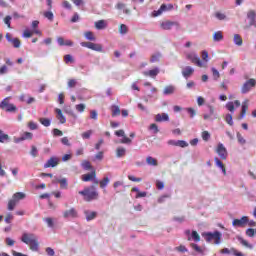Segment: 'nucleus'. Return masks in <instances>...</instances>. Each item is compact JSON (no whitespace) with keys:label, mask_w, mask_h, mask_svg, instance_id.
I'll use <instances>...</instances> for the list:
<instances>
[{"label":"nucleus","mask_w":256,"mask_h":256,"mask_svg":"<svg viewBox=\"0 0 256 256\" xmlns=\"http://www.w3.org/2000/svg\"><path fill=\"white\" fill-rule=\"evenodd\" d=\"M81 47H87V49H91L92 51H97L101 53L103 51V46L101 44H95L93 42H81Z\"/></svg>","instance_id":"obj_9"},{"label":"nucleus","mask_w":256,"mask_h":256,"mask_svg":"<svg viewBox=\"0 0 256 256\" xmlns=\"http://www.w3.org/2000/svg\"><path fill=\"white\" fill-rule=\"evenodd\" d=\"M120 35H127L129 33V28L125 24H121L119 28Z\"/></svg>","instance_id":"obj_42"},{"label":"nucleus","mask_w":256,"mask_h":256,"mask_svg":"<svg viewBox=\"0 0 256 256\" xmlns=\"http://www.w3.org/2000/svg\"><path fill=\"white\" fill-rule=\"evenodd\" d=\"M175 251H178L179 253H187V251H189V250L187 249V247L180 245L175 248Z\"/></svg>","instance_id":"obj_59"},{"label":"nucleus","mask_w":256,"mask_h":256,"mask_svg":"<svg viewBox=\"0 0 256 256\" xmlns=\"http://www.w3.org/2000/svg\"><path fill=\"white\" fill-rule=\"evenodd\" d=\"M57 43L60 47H73V41L65 40L63 37H58Z\"/></svg>","instance_id":"obj_18"},{"label":"nucleus","mask_w":256,"mask_h":256,"mask_svg":"<svg viewBox=\"0 0 256 256\" xmlns=\"http://www.w3.org/2000/svg\"><path fill=\"white\" fill-rule=\"evenodd\" d=\"M186 59L197 65V67H203V62L201 59H199V56L195 52L186 53Z\"/></svg>","instance_id":"obj_7"},{"label":"nucleus","mask_w":256,"mask_h":256,"mask_svg":"<svg viewBox=\"0 0 256 256\" xmlns=\"http://www.w3.org/2000/svg\"><path fill=\"white\" fill-rule=\"evenodd\" d=\"M154 121H156V123L167 122L169 121V114L167 113L157 114L154 118Z\"/></svg>","instance_id":"obj_19"},{"label":"nucleus","mask_w":256,"mask_h":256,"mask_svg":"<svg viewBox=\"0 0 256 256\" xmlns=\"http://www.w3.org/2000/svg\"><path fill=\"white\" fill-rule=\"evenodd\" d=\"M58 183H60L61 189H67V178H60V180H58Z\"/></svg>","instance_id":"obj_53"},{"label":"nucleus","mask_w":256,"mask_h":256,"mask_svg":"<svg viewBox=\"0 0 256 256\" xmlns=\"http://www.w3.org/2000/svg\"><path fill=\"white\" fill-rule=\"evenodd\" d=\"M159 73H160V70H159V68L156 67L152 70L144 71L143 75L145 77H151L152 79H155V77H157L159 75Z\"/></svg>","instance_id":"obj_20"},{"label":"nucleus","mask_w":256,"mask_h":256,"mask_svg":"<svg viewBox=\"0 0 256 256\" xmlns=\"http://www.w3.org/2000/svg\"><path fill=\"white\" fill-rule=\"evenodd\" d=\"M111 111H112V117H117L118 115H121V109L117 105H112Z\"/></svg>","instance_id":"obj_36"},{"label":"nucleus","mask_w":256,"mask_h":256,"mask_svg":"<svg viewBox=\"0 0 256 256\" xmlns=\"http://www.w3.org/2000/svg\"><path fill=\"white\" fill-rule=\"evenodd\" d=\"M79 195L84 196V201H95V199H98L99 192L95 189V186H92L90 188H85L82 191H79Z\"/></svg>","instance_id":"obj_3"},{"label":"nucleus","mask_w":256,"mask_h":256,"mask_svg":"<svg viewBox=\"0 0 256 256\" xmlns=\"http://www.w3.org/2000/svg\"><path fill=\"white\" fill-rule=\"evenodd\" d=\"M175 27L177 30L181 29V24L178 21L165 20L160 22V28L163 31H171Z\"/></svg>","instance_id":"obj_4"},{"label":"nucleus","mask_w":256,"mask_h":256,"mask_svg":"<svg viewBox=\"0 0 256 256\" xmlns=\"http://www.w3.org/2000/svg\"><path fill=\"white\" fill-rule=\"evenodd\" d=\"M93 135V130H87L86 132H83L81 134L82 139H91V136Z\"/></svg>","instance_id":"obj_48"},{"label":"nucleus","mask_w":256,"mask_h":256,"mask_svg":"<svg viewBox=\"0 0 256 256\" xmlns=\"http://www.w3.org/2000/svg\"><path fill=\"white\" fill-rule=\"evenodd\" d=\"M109 177H104L100 182H99V185H100V188L101 189H105V187H107L109 185Z\"/></svg>","instance_id":"obj_41"},{"label":"nucleus","mask_w":256,"mask_h":256,"mask_svg":"<svg viewBox=\"0 0 256 256\" xmlns=\"http://www.w3.org/2000/svg\"><path fill=\"white\" fill-rule=\"evenodd\" d=\"M95 27L101 31L103 29H106L107 28V21L105 20H99L97 22H95Z\"/></svg>","instance_id":"obj_28"},{"label":"nucleus","mask_w":256,"mask_h":256,"mask_svg":"<svg viewBox=\"0 0 256 256\" xmlns=\"http://www.w3.org/2000/svg\"><path fill=\"white\" fill-rule=\"evenodd\" d=\"M12 199H14V201H16V203H17V201H21V199H25V193L17 192L15 194H13Z\"/></svg>","instance_id":"obj_38"},{"label":"nucleus","mask_w":256,"mask_h":256,"mask_svg":"<svg viewBox=\"0 0 256 256\" xmlns=\"http://www.w3.org/2000/svg\"><path fill=\"white\" fill-rule=\"evenodd\" d=\"M21 241L25 245H28L30 251H34L35 253L39 251V237L34 233L24 232L21 236Z\"/></svg>","instance_id":"obj_1"},{"label":"nucleus","mask_w":256,"mask_h":256,"mask_svg":"<svg viewBox=\"0 0 256 256\" xmlns=\"http://www.w3.org/2000/svg\"><path fill=\"white\" fill-rule=\"evenodd\" d=\"M95 177H96L95 172H91V173L83 175L82 181H85V182L93 181V179H95Z\"/></svg>","instance_id":"obj_31"},{"label":"nucleus","mask_w":256,"mask_h":256,"mask_svg":"<svg viewBox=\"0 0 256 256\" xmlns=\"http://www.w3.org/2000/svg\"><path fill=\"white\" fill-rule=\"evenodd\" d=\"M201 57L204 63H209V52L207 50L201 52Z\"/></svg>","instance_id":"obj_50"},{"label":"nucleus","mask_w":256,"mask_h":256,"mask_svg":"<svg viewBox=\"0 0 256 256\" xmlns=\"http://www.w3.org/2000/svg\"><path fill=\"white\" fill-rule=\"evenodd\" d=\"M247 109H249V100H245L242 103L241 113L238 117V119H245V116L247 115Z\"/></svg>","instance_id":"obj_16"},{"label":"nucleus","mask_w":256,"mask_h":256,"mask_svg":"<svg viewBox=\"0 0 256 256\" xmlns=\"http://www.w3.org/2000/svg\"><path fill=\"white\" fill-rule=\"evenodd\" d=\"M81 167H82V169H85V171H89V169H91V162L84 160L81 163Z\"/></svg>","instance_id":"obj_52"},{"label":"nucleus","mask_w":256,"mask_h":256,"mask_svg":"<svg viewBox=\"0 0 256 256\" xmlns=\"http://www.w3.org/2000/svg\"><path fill=\"white\" fill-rule=\"evenodd\" d=\"M31 139H33V133L31 132H24L20 137V141H27Z\"/></svg>","instance_id":"obj_37"},{"label":"nucleus","mask_w":256,"mask_h":256,"mask_svg":"<svg viewBox=\"0 0 256 256\" xmlns=\"http://www.w3.org/2000/svg\"><path fill=\"white\" fill-rule=\"evenodd\" d=\"M99 117V114L97 113V110H91L90 111V119H93L94 121H97Z\"/></svg>","instance_id":"obj_57"},{"label":"nucleus","mask_w":256,"mask_h":256,"mask_svg":"<svg viewBox=\"0 0 256 256\" xmlns=\"http://www.w3.org/2000/svg\"><path fill=\"white\" fill-rule=\"evenodd\" d=\"M164 9H165V6H160V8L158 10H154L152 12V17H159V16L163 15V13H165Z\"/></svg>","instance_id":"obj_39"},{"label":"nucleus","mask_w":256,"mask_h":256,"mask_svg":"<svg viewBox=\"0 0 256 256\" xmlns=\"http://www.w3.org/2000/svg\"><path fill=\"white\" fill-rule=\"evenodd\" d=\"M15 205H17V202L15 199H10L8 201V211H13V209H15Z\"/></svg>","instance_id":"obj_46"},{"label":"nucleus","mask_w":256,"mask_h":256,"mask_svg":"<svg viewBox=\"0 0 256 256\" xmlns=\"http://www.w3.org/2000/svg\"><path fill=\"white\" fill-rule=\"evenodd\" d=\"M39 121H40L41 125H43L44 127L51 126V119H49V118H40Z\"/></svg>","instance_id":"obj_43"},{"label":"nucleus","mask_w":256,"mask_h":256,"mask_svg":"<svg viewBox=\"0 0 256 256\" xmlns=\"http://www.w3.org/2000/svg\"><path fill=\"white\" fill-rule=\"evenodd\" d=\"M161 59V53L153 54L150 58V63H157Z\"/></svg>","instance_id":"obj_45"},{"label":"nucleus","mask_w":256,"mask_h":256,"mask_svg":"<svg viewBox=\"0 0 256 256\" xmlns=\"http://www.w3.org/2000/svg\"><path fill=\"white\" fill-rule=\"evenodd\" d=\"M214 161H215L216 167H218V169H221L223 175H227V170L225 169V165L223 164V162H221L217 157L214 158Z\"/></svg>","instance_id":"obj_24"},{"label":"nucleus","mask_w":256,"mask_h":256,"mask_svg":"<svg viewBox=\"0 0 256 256\" xmlns=\"http://www.w3.org/2000/svg\"><path fill=\"white\" fill-rule=\"evenodd\" d=\"M190 247L196 251V253H203V248H201L199 245L195 244V243H191Z\"/></svg>","instance_id":"obj_51"},{"label":"nucleus","mask_w":256,"mask_h":256,"mask_svg":"<svg viewBox=\"0 0 256 256\" xmlns=\"http://www.w3.org/2000/svg\"><path fill=\"white\" fill-rule=\"evenodd\" d=\"M59 165V158L58 157H51L47 160V162L44 164V169H49V167H57Z\"/></svg>","instance_id":"obj_15"},{"label":"nucleus","mask_w":256,"mask_h":256,"mask_svg":"<svg viewBox=\"0 0 256 256\" xmlns=\"http://www.w3.org/2000/svg\"><path fill=\"white\" fill-rule=\"evenodd\" d=\"M176 88L173 85H168L164 88L163 90V95L167 96V95H173V93H175Z\"/></svg>","instance_id":"obj_27"},{"label":"nucleus","mask_w":256,"mask_h":256,"mask_svg":"<svg viewBox=\"0 0 256 256\" xmlns=\"http://www.w3.org/2000/svg\"><path fill=\"white\" fill-rule=\"evenodd\" d=\"M44 17L48 19V21H53V19H55V15L51 10L44 12Z\"/></svg>","instance_id":"obj_47"},{"label":"nucleus","mask_w":256,"mask_h":256,"mask_svg":"<svg viewBox=\"0 0 256 256\" xmlns=\"http://www.w3.org/2000/svg\"><path fill=\"white\" fill-rule=\"evenodd\" d=\"M216 153L223 161H225L229 155V153L227 152V148H225V145H223V143L218 144L216 148Z\"/></svg>","instance_id":"obj_10"},{"label":"nucleus","mask_w":256,"mask_h":256,"mask_svg":"<svg viewBox=\"0 0 256 256\" xmlns=\"http://www.w3.org/2000/svg\"><path fill=\"white\" fill-rule=\"evenodd\" d=\"M176 147H182V149H185V147H189V143L184 140H176Z\"/></svg>","instance_id":"obj_44"},{"label":"nucleus","mask_w":256,"mask_h":256,"mask_svg":"<svg viewBox=\"0 0 256 256\" xmlns=\"http://www.w3.org/2000/svg\"><path fill=\"white\" fill-rule=\"evenodd\" d=\"M55 113H56V117H57L58 121H60V123L62 125L67 123V118H65V116L63 115V112L61 111V109L56 108L55 109Z\"/></svg>","instance_id":"obj_22"},{"label":"nucleus","mask_w":256,"mask_h":256,"mask_svg":"<svg viewBox=\"0 0 256 256\" xmlns=\"http://www.w3.org/2000/svg\"><path fill=\"white\" fill-rule=\"evenodd\" d=\"M115 9H118V11H123V13H125V15H129V13H131V11L129 9H127V4H125L123 2H118L115 5Z\"/></svg>","instance_id":"obj_21"},{"label":"nucleus","mask_w":256,"mask_h":256,"mask_svg":"<svg viewBox=\"0 0 256 256\" xmlns=\"http://www.w3.org/2000/svg\"><path fill=\"white\" fill-rule=\"evenodd\" d=\"M202 139H203V141H207L208 139H211V134H209L208 131H203L202 132Z\"/></svg>","instance_id":"obj_62"},{"label":"nucleus","mask_w":256,"mask_h":256,"mask_svg":"<svg viewBox=\"0 0 256 256\" xmlns=\"http://www.w3.org/2000/svg\"><path fill=\"white\" fill-rule=\"evenodd\" d=\"M246 17L249 21V27L256 28V11L253 9L248 10Z\"/></svg>","instance_id":"obj_12"},{"label":"nucleus","mask_w":256,"mask_h":256,"mask_svg":"<svg viewBox=\"0 0 256 256\" xmlns=\"http://www.w3.org/2000/svg\"><path fill=\"white\" fill-rule=\"evenodd\" d=\"M214 17L218 19V21H227V15L221 11H217L214 13Z\"/></svg>","instance_id":"obj_29"},{"label":"nucleus","mask_w":256,"mask_h":256,"mask_svg":"<svg viewBox=\"0 0 256 256\" xmlns=\"http://www.w3.org/2000/svg\"><path fill=\"white\" fill-rule=\"evenodd\" d=\"M213 41H215V43H219L223 41V32L221 31L215 32L213 35Z\"/></svg>","instance_id":"obj_32"},{"label":"nucleus","mask_w":256,"mask_h":256,"mask_svg":"<svg viewBox=\"0 0 256 256\" xmlns=\"http://www.w3.org/2000/svg\"><path fill=\"white\" fill-rule=\"evenodd\" d=\"M146 163L150 167H157V165H159V162L157 161V159L153 158L152 156H147L146 157Z\"/></svg>","instance_id":"obj_25"},{"label":"nucleus","mask_w":256,"mask_h":256,"mask_svg":"<svg viewBox=\"0 0 256 256\" xmlns=\"http://www.w3.org/2000/svg\"><path fill=\"white\" fill-rule=\"evenodd\" d=\"M254 87H256V80L253 78L248 79L241 87L242 95H247Z\"/></svg>","instance_id":"obj_6"},{"label":"nucleus","mask_w":256,"mask_h":256,"mask_svg":"<svg viewBox=\"0 0 256 256\" xmlns=\"http://www.w3.org/2000/svg\"><path fill=\"white\" fill-rule=\"evenodd\" d=\"M249 223V217L243 216L241 219H234L232 221L233 227H245Z\"/></svg>","instance_id":"obj_13"},{"label":"nucleus","mask_w":256,"mask_h":256,"mask_svg":"<svg viewBox=\"0 0 256 256\" xmlns=\"http://www.w3.org/2000/svg\"><path fill=\"white\" fill-rule=\"evenodd\" d=\"M11 97L4 98L0 103V109H4L7 113H15L17 111V106L9 103Z\"/></svg>","instance_id":"obj_5"},{"label":"nucleus","mask_w":256,"mask_h":256,"mask_svg":"<svg viewBox=\"0 0 256 256\" xmlns=\"http://www.w3.org/2000/svg\"><path fill=\"white\" fill-rule=\"evenodd\" d=\"M202 237L205 239L206 243L214 241L215 245H221V237H223V234L216 230L214 232H204L202 233Z\"/></svg>","instance_id":"obj_2"},{"label":"nucleus","mask_w":256,"mask_h":256,"mask_svg":"<svg viewBox=\"0 0 256 256\" xmlns=\"http://www.w3.org/2000/svg\"><path fill=\"white\" fill-rule=\"evenodd\" d=\"M149 129H150V131H153V133H155V134H157V133H159V127L157 126V124H151L150 126H149Z\"/></svg>","instance_id":"obj_61"},{"label":"nucleus","mask_w":256,"mask_h":256,"mask_svg":"<svg viewBox=\"0 0 256 256\" xmlns=\"http://www.w3.org/2000/svg\"><path fill=\"white\" fill-rule=\"evenodd\" d=\"M225 121L228 125H230L231 127H233V115L231 114H226L225 116Z\"/></svg>","instance_id":"obj_56"},{"label":"nucleus","mask_w":256,"mask_h":256,"mask_svg":"<svg viewBox=\"0 0 256 256\" xmlns=\"http://www.w3.org/2000/svg\"><path fill=\"white\" fill-rule=\"evenodd\" d=\"M9 141V135L5 134L3 130L0 129V143H9Z\"/></svg>","instance_id":"obj_33"},{"label":"nucleus","mask_w":256,"mask_h":256,"mask_svg":"<svg viewBox=\"0 0 256 256\" xmlns=\"http://www.w3.org/2000/svg\"><path fill=\"white\" fill-rule=\"evenodd\" d=\"M226 109L230 111V113H235V105L233 102H227Z\"/></svg>","instance_id":"obj_55"},{"label":"nucleus","mask_w":256,"mask_h":256,"mask_svg":"<svg viewBox=\"0 0 256 256\" xmlns=\"http://www.w3.org/2000/svg\"><path fill=\"white\" fill-rule=\"evenodd\" d=\"M231 251H232L234 256H245V254H243V252H239L235 248H231Z\"/></svg>","instance_id":"obj_64"},{"label":"nucleus","mask_w":256,"mask_h":256,"mask_svg":"<svg viewBox=\"0 0 256 256\" xmlns=\"http://www.w3.org/2000/svg\"><path fill=\"white\" fill-rule=\"evenodd\" d=\"M84 215L86 217V221H93L97 217V212L91 210H85Z\"/></svg>","instance_id":"obj_23"},{"label":"nucleus","mask_w":256,"mask_h":256,"mask_svg":"<svg viewBox=\"0 0 256 256\" xmlns=\"http://www.w3.org/2000/svg\"><path fill=\"white\" fill-rule=\"evenodd\" d=\"M44 223L47 224V227H49L50 229H53V227H55V223L53 222V218L51 217H47L43 219Z\"/></svg>","instance_id":"obj_40"},{"label":"nucleus","mask_w":256,"mask_h":256,"mask_svg":"<svg viewBox=\"0 0 256 256\" xmlns=\"http://www.w3.org/2000/svg\"><path fill=\"white\" fill-rule=\"evenodd\" d=\"M234 44L237 45V47H241V45H243V38H241V35L239 34H235L234 35Z\"/></svg>","instance_id":"obj_35"},{"label":"nucleus","mask_w":256,"mask_h":256,"mask_svg":"<svg viewBox=\"0 0 256 256\" xmlns=\"http://www.w3.org/2000/svg\"><path fill=\"white\" fill-rule=\"evenodd\" d=\"M84 37L88 40V41H95V36L93 35V32L88 31L84 34Z\"/></svg>","instance_id":"obj_54"},{"label":"nucleus","mask_w":256,"mask_h":256,"mask_svg":"<svg viewBox=\"0 0 256 256\" xmlns=\"http://www.w3.org/2000/svg\"><path fill=\"white\" fill-rule=\"evenodd\" d=\"M126 154L127 149H125L124 147H118L116 149V157H118V159H121V157H125Z\"/></svg>","instance_id":"obj_30"},{"label":"nucleus","mask_w":256,"mask_h":256,"mask_svg":"<svg viewBox=\"0 0 256 256\" xmlns=\"http://www.w3.org/2000/svg\"><path fill=\"white\" fill-rule=\"evenodd\" d=\"M204 121H215L217 114L215 113V107L209 105L208 112L203 114Z\"/></svg>","instance_id":"obj_8"},{"label":"nucleus","mask_w":256,"mask_h":256,"mask_svg":"<svg viewBox=\"0 0 256 256\" xmlns=\"http://www.w3.org/2000/svg\"><path fill=\"white\" fill-rule=\"evenodd\" d=\"M237 139H238V143H240V145H245V143H247V140H245V138L242 137L241 133H237Z\"/></svg>","instance_id":"obj_58"},{"label":"nucleus","mask_w":256,"mask_h":256,"mask_svg":"<svg viewBox=\"0 0 256 256\" xmlns=\"http://www.w3.org/2000/svg\"><path fill=\"white\" fill-rule=\"evenodd\" d=\"M195 241V243H199L201 241V236H199V233L197 231L193 230L190 236L188 237V241Z\"/></svg>","instance_id":"obj_26"},{"label":"nucleus","mask_w":256,"mask_h":256,"mask_svg":"<svg viewBox=\"0 0 256 256\" xmlns=\"http://www.w3.org/2000/svg\"><path fill=\"white\" fill-rule=\"evenodd\" d=\"M211 71H212L214 81H217L221 77V74L219 73V70L216 69V68H212Z\"/></svg>","instance_id":"obj_49"},{"label":"nucleus","mask_w":256,"mask_h":256,"mask_svg":"<svg viewBox=\"0 0 256 256\" xmlns=\"http://www.w3.org/2000/svg\"><path fill=\"white\" fill-rule=\"evenodd\" d=\"M237 239L239 243H241V245H243L244 247H247L248 249H253V245L247 242V240L243 239V237L238 236Z\"/></svg>","instance_id":"obj_34"},{"label":"nucleus","mask_w":256,"mask_h":256,"mask_svg":"<svg viewBox=\"0 0 256 256\" xmlns=\"http://www.w3.org/2000/svg\"><path fill=\"white\" fill-rule=\"evenodd\" d=\"M193 73H195V69L191 66H186L182 69L184 79H188Z\"/></svg>","instance_id":"obj_17"},{"label":"nucleus","mask_w":256,"mask_h":256,"mask_svg":"<svg viewBox=\"0 0 256 256\" xmlns=\"http://www.w3.org/2000/svg\"><path fill=\"white\" fill-rule=\"evenodd\" d=\"M30 154H31L33 157H37V155H39V151L37 150V147L32 146V147H31Z\"/></svg>","instance_id":"obj_63"},{"label":"nucleus","mask_w":256,"mask_h":256,"mask_svg":"<svg viewBox=\"0 0 256 256\" xmlns=\"http://www.w3.org/2000/svg\"><path fill=\"white\" fill-rule=\"evenodd\" d=\"M64 219H77V217H79V212L77 211V209L75 208H70L68 210H65L62 213Z\"/></svg>","instance_id":"obj_11"},{"label":"nucleus","mask_w":256,"mask_h":256,"mask_svg":"<svg viewBox=\"0 0 256 256\" xmlns=\"http://www.w3.org/2000/svg\"><path fill=\"white\" fill-rule=\"evenodd\" d=\"M85 104H77L76 106H75V108H76V111H78V113H83V111H85Z\"/></svg>","instance_id":"obj_60"},{"label":"nucleus","mask_w":256,"mask_h":256,"mask_svg":"<svg viewBox=\"0 0 256 256\" xmlns=\"http://www.w3.org/2000/svg\"><path fill=\"white\" fill-rule=\"evenodd\" d=\"M6 40L8 43H11L15 49H19V47H21V40H19V38H13L10 33L6 34Z\"/></svg>","instance_id":"obj_14"}]
</instances>
